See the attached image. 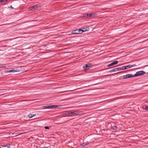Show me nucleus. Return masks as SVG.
Segmentation results:
<instances>
[{"label": "nucleus", "instance_id": "1", "mask_svg": "<svg viewBox=\"0 0 148 148\" xmlns=\"http://www.w3.org/2000/svg\"><path fill=\"white\" fill-rule=\"evenodd\" d=\"M92 66V64H88L84 65L83 67L84 70L86 71L91 68Z\"/></svg>", "mask_w": 148, "mask_h": 148}, {"label": "nucleus", "instance_id": "2", "mask_svg": "<svg viewBox=\"0 0 148 148\" xmlns=\"http://www.w3.org/2000/svg\"><path fill=\"white\" fill-rule=\"evenodd\" d=\"M145 73V72L143 71H140L136 72L134 75V77L137 76L139 75H143Z\"/></svg>", "mask_w": 148, "mask_h": 148}, {"label": "nucleus", "instance_id": "3", "mask_svg": "<svg viewBox=\"0 0 148 148\" xmlns=\"http://www.w3.org/2000/svg\"><path fill=\"white\" fill-rule=\"evenodd\" d=\"M134 75H132V74H128L126 75H123V79H125L126 78H131L132 77H134Z\"/></svg>", "mask_w": 148, "mask_h": 148}, {"label": "nucleus", "instance_id": "4", "mask_svg": "<svg viewBox=\"0 0 148 148\" xmlns=\"http://www.w3.org/2000/svg\"><path fill=\"white\" fill-rule=\"evenodd\" d=\"M41 6L38 5H35L29 7V9H35L40 8Z\"/></svg>", "mask_w": 148, "mask_h": 148}, {"label": "nucleus", "instance_id": "5", "mask_svg": "<svg viewBox=\"0 0 148 148\" xmlns=\"http://www.w3.org/2000/svg\"><path fill=\"white\" fill-rule=\"evenodd\" d=\"M74 32H75L73 33V34H81L82 33V29H77Z\"/></svg>", "mask_w": 148, "mask_h": 148}, {"label": "nucleus", "instance_id": "6", "mask_svg": "<svg viewBox=\"0 0 148 148\" xmlns=\"http://www.w3.org/2000/svg\"><path fill=\"white\" fill-rule=\"evenodd\" d=\"M72 115L76 116L79 115V112L78 111H72Z\"/></svg>", "mask_w": 148, "mask_h": 148}, {"label": "nucleus", "instance_id": "7", "mask_svg": "<svg viewBox=\"0 0 148 148\" xmlns=\"http://www.w3.org/2000/svg\"><path fill=\"white\" fill-rule=\"evenodd\" d=\"M118 62L117 61H115L108 65V67H110L116 64Z\"/></svg>", "mask_w": 148, "mask_h": 148}, {"label": "nucleus", "instance_id": "8", "mask_svg": "<svg viewBox=\"0 0 148 148\" xmlns=\"http://www.w3.org/2000/svg\"><path fill=\"white\" fill-rule=\"evenodd\" d=\"M125 66L126 67V69H128L130 68L131 67L136 66V64H133L132 65H129Z\"/></svg>", "mask_w": 148, "mask_h": 148}, {"label": "nucleus", "instance_id": "9", "mask_svg": "<svg viewBox=\"0 0 148 148\" xmlns=\"http://www.w3.org/2000/svg\"><path fill=\"white\" fill-rule=\"evenodd\" d=\"M95 15V14L93 13H90L87 14V16L88 17H92L94 16Z\"/></svg>", "mask_w": 148, "mask_h": 148}, {"label": "nucleus", "instance_id": "10", "mask_svg": "<svg viewBox=\"0 0 148 148\" xmlns=\"http://www.w3.org/2000/svg\"><path fill=\"white\" fill-rule=\"evenodd\" d=\"M58 106H59L58 105L49 106V109L58 108Z\"/></svg>", "mask_w": 148, "mask_h": 148}, {"label": "nucleus", "instance_id": "11", "mask_svg": "<svg viewBox=\"0 0 148 148\" xmlns=\"http://www.w3.org/2000/svg\"><path fill=\"white\" fill-rule=\"evenodd\" d=\"M88 144L89 143L88 142H86L82 143L81 145L82 147H85L87 145H88Z\"/></svg>", "mask_w": 148, "mask_h": 148}, {"label": "nucleus", "instance_id": "12", "mask_svg": "<svg viewBox=\"0 0 148 148\" xmlns=\"http://www.w3.org/2000/svg\"><path fill=\"white\" fill-rule=\"evenodd\" d=\"M82 33L83 32H86L88 31L89 29L88 28L87 29H86L85 28H82Z\"/></svg>", "mask_w": 148, "mask_h": 148}, {"label": "nucleus", "instance_id": "13", "mask_svg": "<svg viewBox=\"0 0 148 148\" xmlns=\"http://www.w3.org/2000/svg\"><path fill=\"white\" fill-rule=\"evenodd\" d=\"M42 109H49V106H43L42 107Z\"/></svg>", "mask_w": 148, "mask_h": 148}, {"label": "nucleus", "instance_id": "14", "mask_svg": "<svg viewBox=\"0 0 148 148\" xmlns=\"http://www.w3.org/2000/svg\"><path fill=\"white\" fill-rule=\"evenodd\" d=\"M116 71H117L116 70V68H114V69H112V70H111L110 71H109V72L112 73V72H116Z\"/></svg>", "mask_w": 148, "mask_h": 148}, {"label": "nucleus", "instance_id": "15", "mask_svg": "<svg viewBox=\"0 0 148 148\" xmlns=\"http://www.w3.org/2000/svg\"><path fill=\"white\" fill-rule=\"evenodd\" d=\"M16 71L14 70H8V73H14V72H16Z\"/></svg>", "mask_w": 148, "mask_h": 148}, {"label": "nucleus", "instance_id": "16", "mask_svg": "<svg viewBox=\"0 0 148 148\" xmlns=\"http://www.w3.org/2000/svg\"><path fill=\"white\" fill-rule=\"evenodd\" d=\"M36 115V114H30L28 116L29 118H32L34 116H35Z\"/></svg>", "mask_w": 148, "mask_h": 148}, {"label": "nucleus", "instance_id": "17", "mask_svg": "<svg viewBox=\"0 0 148 148\" xmlns=\"http://www.w3.org/2000/svg\"><path fill=\"white\" fill-rule=\"evenodd\" d=\"M72 111H67V113L69 115H71V114H72Z\"/></svg>", "mask_w": 148, "mask_h": 148}, {"label": "nucleus", "instance_id": "18", "mask_svg": "<svg viewBox=\"0 0 148 148\" xmlns=\"http://www.w3.org/2000/svg\"><path fill=\"white\" fill-rule=\"evenodd\" d=\"M111 128L112 129L114 130H115L117 128V127L116 126H112Z\"/></svg>", "mask_w": 148, "mask_h": 148}, {"label": "nucleus", "instance_id": "19", "mask_svg": "<svg viewBox=\"0 0 148 148\" xmlns=\"http://www.w3.org/2000/svg\"><path fill=\"white\" fill-rule=\"evenodd\" d=\"M121 70H124L126 69V68L125 66L121 67Z\"/></svg>", "mask_w": 148, "mask_h": 148}, {"label": "nucleus", "instance_id": "20", "mask_svg": "<svg viewBox=\"0 0 148 148\" xmlns=\"http://www.w3.org/2000/svg\"><path fill=\"white\" fill-rule=\"evenodd\" d=\"M116 69L117 71L121 70V67L116 68Z\"/></svg>", "mask_w": 148, "mask_h": 148}, {"label": "nucleus", "instance_id": "21", "mask_svg": "<svg viewBox=\"0 0 148 148\" xmlns=\"http://www.w3.org/2000/svg\"><path fill=\"white\" fill-rule=\"evenodd\" d=\"M7 0H0V3L6 1Z\"/></svg>", "mask_w": 148, "mask_h": 148}, {"label": "nucleus", "instance_id": "22", "mask_svg": "<svg viewBox=\"0 0 148 148\" xmlns=\"http://www.w3.org/2000/svg\"><path fill=\"white\" fill-rule=\"evenodd\" d=\"M7 0H0V3L6 1Z\"/></svg>", "mask_w": 148, "mask_h": 148}, {"label": "nucleus", "instance_id": "23", "mask_svg": "<svg viewBox=\"0 0 148 148\" xmlns=\"http://www.w3.org/2000/svg\"><path fill=\"white\" fill-rule=\"evenodd\" d=\"M144 109L148 111V106H146L145 108Z\"/></svg>", "mask_w": 148, "mask_h": 148}, {"label": "nucleus", "instance_id": "24", "mask_svg": "<svg viewBox=\"0 0 148 148\" xmlns=\"http://www.w3.org/2000/svg\"><path fill=\"white\" fill-rule=\"evenodd\" d=\"M45 128L46 129H49V127L48 126L45 127Z\"/></svg>", "mask_w": 148, "mask_h": 148}, {"label": "nucleus", "instance_id": "25", "mask_svg": "<svg viewBox=\"0 0 148 148\" xmlns=\"http://www.w3.org/2000/svg\"><path fill=\"white\" fill-rule=\"evenodd\" d=\"M9 8H11V9H13L14 8L11 6V5L10 7H9Z\"/></svg>", "mask_w": 148, "mask_h": 148}, {"label": "nucleus", "instance_id": "26", "mask_svg": "<svg viewBox=\"0 0 148 148\" xmlns=\"http://www.w3.org/2000/svg\"><path fill=\"white\" fill-rule=\"evenodd\" d=\"M8 148H10V147H8Z\"/></svg>", "mask_w": 148, "mask_h": 148}, {"label": "nucleus", "instance_id": "27", "mask_svg": "<svg viewBox=\"0 0 148 148\" xmlns=\"http://www.w3.org/2000/svg\"><path fill=\"white\" fill-rule=\"evenodd\" d=\"M19 135L20 134H18V135H17V136ZM16 136H17V135Z\"/></svg>", "mask_w": 148, "mask_h": 148}, {"label": "nucleus", "instance_id": "28", "mask_svg": "<svg viewBox=\"0 0 148 148\" xmlns=\"http://www.w3.org/2000/svg\"><path fill=\"white\" fill-rule=\"evenodd\" d=\"M0 148H1V147H0Z\"/></svg>", "mask_w": 148, "mask_h": 148}]
</instances>
